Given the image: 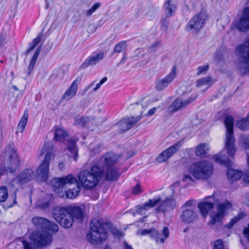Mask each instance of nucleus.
I'll list each match as a JSON object with an SVG mask.
<instances>
[{
    "label": "nucleus",
    "mask_w": 249,
    "mask_h": 249,
    "mask_svg": "<svg viewBox=\"0 0 249 249\" xmlns=\"http://www.w3.org/2000/svg\"><path fill=\"white\" fill-rule=\"evenodd\" d=\"M32 222L37 229L41 230L31 234L30 238L33 241V245L37 248L49 245L52 241V237L48 231L57 232L59 229L58 225L42 217H34L32 219Z\"/></svg>",
    "instance_id": "f257e3e1"
},
{
    "label": "nucleus",
    "mask_w": 249,
    "mask_h": 249,
    "mask_svg": "<svg viewBox=\"0 0 249 249\" xmlns=\"http://www.w3.org/2000/svg\"><path fill=\"white\" fill-rule=\"evenodd\" d=\"M108 230L116 237L122 236V232L111 222L102 218L92 219L89 224L90 231L87 234V240L92 245L102 244L107 237Z\"/></svg>",
    "instance_id": "f03ea898"
},
{
    "label": "nucleus",
    "mask_w": 249,
    "mask_h": 249,
    "mask_svg": "<svg viewBox=\"0 0 249 249\" xmlns=\"http://www.w3.org/2000/svg\"><path fill=\"white\" fill-rule=\"evenodd\" d=\"M104 170L94 164L89 170L81 171L78 176L79 183L85 189H91L98 184L104 176Z\"/></svg>",
    "instance_id": "7ed1b4c3"
},
{
    "label": "nucleus",
    "mask_w": 249,
    "mask_h": 249,
    "mask_svg": "<svg viewBox=\"0 0 249 249\" xmlns=\"http://www.w3.org/2000/svg\"><path fill=\"white\" fill-rule=\"evenodd\" d=\"M213 172V163L206 160L194 162L188 168V172L196 180H207L211 178Z\"/></svg>",
    "instance_id": "20e7f679"
},
{
    "label": "nucleus",
    "mask_w": 249,
    "mask_h": 249,
    "mask_svg": "<svg viewBox=\"0 0 249 249\" xmlns=\"http://www.w3.org/2000/svg\"><path fill=\"white\" fill-rule=\"evenodd\" d=\"M234 123V119L232 115H227L225 116L224 123L226 128L225 148L227 154L232 158H234L236 152L233 132Z\"/></svg>",
    "instance_id": "39448f33"
},
{
    "label": "nucleus",
    "mask_w": 249,
    "mask_h": 249,
    "mask_svg": "<svg viewBox=\"0 0 249 249\" xmlns=\"http://www.w3.org/2000/svg\"><path fill=\"white\" fill-rule=\"evenodd\" d=\"M52 214L53 218L62 227L69 229L72 226L74 221L70 213L68 206L55 207L52 210Z\"/></svg>",
    "instance_id": "423d86ee"
},
{
    "label": "nucleus",
    "mask_w": 249,
    "mask_h": 249,
    "mask_svg": "<svg viewBox=\"0 0 249 249\" xmlns=\"http://www.w3.org/2000/svg\"><path fill=\"white\" fill-rule=\"evenodd\" d=\"M216 162L220 165H224L228 168L227 176L228 179L231 182L239 180L243 176V172L241 170H235L231 167L232 162L229 158L225 155L215 154L212 157Z\"/></svg>",
    "instance_id": "0eeeda50"
},
{
    "label": "nucleus",
    "mask_w": 249,
    "mask_h": 249,
    "mask_svg": "<svg viewBox=\"0 0 249 249\" xmlns=\"http://www.w3.org/2000/svg\"><path fill=\"white\" fill-rule=\"evenodd\" d=\"M236 53L239 55L240 62L246 64L244 66H239V70L241 75L249 74V38L243 44L237 46Z\"/></svg>",
    "instance_id": "6e6552de"
},
{
    "label": "nucleus",
    "mask_w": 249,
    "mask_h": 249,
    "mask_svg": "<svg viewBox=\"0 0 249 249\" xmlns=\"http://www.w3.org/2000/svg\"><path fill=\"white\" fill-rule=\"evenodd\" d=\"M207 18V12L201 10L198 14L194 16L189 20L185 27L186 31H192L194 33H197L205 25Z\"/></svg>",
    "instance_id": "1a4fd4ad"
},
{
    "label": "nucleus",
    "mask_w": 249,
    "mask_h": 249,
    "mask_svg": "<svg viewBox=\"0 0 249 249\" xmlns=\"http://www.w3.org/2000/svg\"><path fill=\"white\" fill-rule=\"evenodd\" d=\"M77 182V179L71 174L62 178H55L51 180V185L53 191L56 194H60L63 191L66 184L72 185Z\"/></svg>",
    "instance_id": "9d476101"
},
{
    "label": "nucleus",
    "mask_w": 249,
    "mask_h": 249,
    "mask_svg": "<svg viewBox=\"0 0 249 249\" xmlns=\"http://www.w3.org/2000/svg\"><path fill=\"white\" fill-rule=\"evenodd\" d=\"M9 165L6 166H0V176L5 175L9 172L14 173L20 165V160L18 154L14 149H12L9 155Z\"/></svg>",
    "instance_id": "9b49d317"
},
{
    "label": "nucleus",
    "mask_w": 249,
    "mask_h": 249,
    "mask_svg": "<svg viewBox=\"0 0 249 249\" xmlns=\"http://www.w3.org/2000/svg\"><path fill=\"white\" fill-rule=\"evenodd\" d=\"M234 25L240 32L246 33L249 31V6L243 9L240 17Z\"/></svg>",
    "instance_id": "f8f14e48"
},
{
    "label": "nucleus",
    "mask_w": 249,
    "mask_h": 249,
    "mask_svg": "<svg viewBox=\"0 0 249 249\" xmlns=\"http://www.w3.org/2000/svg\"><path fill=\"white\" fill-rule=\"evenodd\" d=\"M182 144V141H178L159 155L157 160L160 163L166 161L180 149Z\"/></svg>",
    "instance_id": "ddd939ff"
},
{
    "label": "nucleus",
    "mask_w": 249,
    "mask_h": 249,
    "mask_svg": "<svg viewBox=\"0 0 249 249\" xmlns=\"http://www.w3.org/2000/svg\"><path fill=\"white\" fill-rule=\"evenodd\" d=\"M51 154L46 153L43 162L37 169V172L40 179L43 182H46L48 179L49 173V165L51 160Z\"/></svg>",
    "instance_id": "4468645a"
},
{
    "label": "nucleus",
    "mask_w": 249,
    "mask_h": 249,
    "mask_svg": "<svg viewBox=\"0 0 249 249\" xmlns=\"http://www.w3.org/2000/svg\"><path fill=\"white\" fill-rule=\"evenodd\" d=\"M105 56V53L103 51L94 52L88 57L80 66V69H85L88 67L93 66L98 64Z\"/></svg>",
    "instance_id": "2eb2a0df"
},
{
    "label": "nucleus",
    "mask_w": 249,
    "mask_h": 249,
    "mask_svg": "<svg viewBox=\"0 0 249 249\" xmlns=\"http://www.w3.org/2000/svg\"><path fill=\"white\" fill-rule=\"evenodd\" d=\"M176 67L174 66L171 72L165 77L157 82L155 88L157 90H162L172 82L176 74Z\"/></svg>",
    "instance_id": "dca6fc26"
},
{
    "label": "nucleus",
    "mask_w": 249,
    "mask_h": 249,
    "mask_svg": "<svg viewBox=\"0 0 249 249\" xmlns=\"http://www.w3.org/2000/svg\"><path fill=\"white\" fill-rule=\"evenodd\" d=\"M210 199L209 201H204L198 203V208L200 210L201 214L205 216L208 214V212L213 209L214 198L213 196H207L205 199Z\"/></svg>",
    "instance_id": "f3484780"
},
{
    "label": "nucleus",
    "mask_w": 249,
    "mask_h": 249,
    "mask_svg": "<svg viewBox=\"0 0 249 249\" xmlns=\"http://www.w3.org/2000/svg\"><path fill=\"white\" fill-rule=\"evenodd\" d=\"M117 160L118 159L115 154L111 152H107L100 159V162L102 165L101 169L114 167Z\"/></svg>",
    "instance_id": "a211bd4d"
},
{
    "label": "nucleus",
    "mask_w": 249,
    "mask_h": 249,
    "mask_svg": "<svg viewBox=\"0 0 249 249\" xmlns=\"http://www.w3.org/2000/svg\"><path fill=\"white\" fill-rule=\"evenodd\" d=\"M104 170L105 179L109 181H116L118 180L121 175L119 169L115 166L109 167Z\"/></svg>",
    "instance_id": "6ab92c4d"
},
{
    "label": "nucleus",
    "mask_w": 249,
    "mask_h": 249,
    "mask_svg": "<svg viewBox=\"0 0 249 249\" xmlns=\"http://www.w3.org/2000/svg\"><path fill=\"white\" fill-rule=\"evenodd\" d=\"M180 217L182 221L187 224L194 222L198 217L196 213L191 209H186L183 210Z\"/></svg>",
    "instance_id": "aec40b11"
},
{
    "label": "nucleus",
    "mask_w": 249,
    "mask_h": 249,
    "mask_svg": "<svg viewBox=\"0 0 249 249\" xmlns=\"http://www.w3.org/2000/svg\"><path fill=\"white\" fill-rule=\"evenodd\" d=\"M194 100L195 99L190 97L187 100L182 101L181 99L178 98L168 107V110L169 112H176L181 109L182 107L187 106Z\"/></svg>",
    "instance_id": "412c9836"
},
{
    "label": "nucleus",
    "mask_w": 249,
    "mask_h": 249,
    "mask_svg": "<svg viewBox=\"0 0 249 249\" xmlns=\"http://www.w3.org/2000/svg\"><path fill=\"white\" fill-rule=\"evenodd\" d=\"M34 176V172L32 169H25L17 176L18 182L20 185L26 184L31 180Z\"/></svg>",
    "instance_id": "4be33fe9"
},
{
    "label": "nucleus",
    "mask_w": 249,
    "mask_h": 249,
    "mask_svg": "<svg viewBox=\"0 0 249 249\" xmlns=\"http://www.w3.org/2000/svg\"><path fill=\"white\" fill-rule=\"evenodd\" d=\"M70 213L74 220V218L80 222H82L84 219V210L79 206L68 205Z\"/></svg>",
    "instance_id": "5701e85b"
},
{
    "label": "nucleus",
    "mask_w": 249,
    "mask_h": 249,
    "mask_svg": "<svg viewBox=\"0 0 249 249\" xmlns=\"http://www.w3.org/2000/svg\"><path fill=\"white\" fill-rule=\"evenodd\" d=\"M77 141L78 139L71 138L68 140V143L67 144V149L70 151L71 156H73L74 160H76L78 157V148L76 145Z\"/></svg>",
    "instance_id": "b1692460"
},
{
    "label": "nucleus",
    "mask_w": 249,
    "mask_h": 249,
    "mask_svg": "<svg viewBox=\"0 0 249 249\" xmlns=\"http://www.w3.org/2000/svg\"><path fill=\"white\" fill-rule=\"evenodd\" d=\"M235 126L242 131L249 129V112L245 118L239 117L235 122Z\"/></svg>",
    "instance_id": "393cba45"
},
{
    "label": "nucleus",
    "mask_w": 249,
    "mask_h": 249,
    "mask_svg": "<svg viewBox=\"0 0 249 249\" xmlns=\"http://www.w3.org/2000/svg\"><path fill=\"white\" fill-rule=\"evenodd\" d=\"M42 48V44H41L39 45V46L37 48L36 50L35 53L31 58L30 60V62L28 67V69L27 71V75L29 76L32 72L33 71L35 66L36 63L37 59L38 58V55L40 54L41 50Z\"/></svg>",
    "instance_id": "a878e982"
},
{
    "label": "nucleus",
    "mask_w": 249,
    "mask_h": 249,
    "mask_svg": "<svg viewBox=\"0 0 249 249\" xmlns=\"http://www.w3.org/2000/svg\"><path fill=\"white\" fill-rule=\"evenodd\" d=\"M75 184L73 188L68 189L65 192L66 197L67 198L73 199L77 196L80 190L81 185L77 180V182L73 183Z\"/></svg>",
    "instance_id": "bb28decb"
},
{
    "label": "nucleus",
    "mask_w": 249,
    "mask_h": 249,
    "mask_svg": "<svg viewBox=\"0 0 249 249\" xmlns=\"http://www.w3.org/2000/svg\"><path fill=\"white\" fill-rule=\"evenodd\" d=\"M76 81V80H75L72 83L71 86L68 88V89L63 95L62 99H67V100H69L76 94L78 88V85Z\"/></svg>",
    "instance_id": "cd10ccee"
},
{
    "label": "nucleus",
    "mask_w": 249,
    "mask_h": 249,
    "mask_svg": "<svg viewBox=\"0 0 249 249\" xmlns=\"http://www.w3.org/2000/svg\"><path fill=\"white\" fill-rule=\"evenodd\" d=\"M172 0H166L163 5L164 13L166 18L171 17L175 13L176 5L172 2Z\"/></svg>",
    "instance_id": "c85d7f7f"
},
{
    "label": "nucleus",
    "mask_w": 249,
    "mask_h": 249,
    "mask_svg": "<svg viewBox=\"0 0 249 249\" xmlns=\"http://www.w3.org/2000/svg\"><path fill=\"white\" fill-rule=\"evenodd\" d=\"M232 207V204L228 200L223 203H220L217 206V212L218 214L222 215L223 216L226 214L227 211L231 209Z\"/></svg>",
    "instance_id": "c756f323"
},
{
    "label": "nucleus",
    "mask_w": 249,
    "mask_h": 249,
    "mask_svg": "<svg viewBox=\"0 0 249 249\" xmlns=\"http://www.w3.org/2000/svg\"><path fill=\"white\" fill-rule=\"evenodd\" d=\"M210 147L206 143L200 144L196 149V154L197 156L204 157L209 153Z\"/></svg>",
    "instance_id": "7c9ffc66"
},
{
    "label": "nucleus",
    "mask_w": 249,
    "mask_h": 249,
    "mask_svg": "<svg viewBox=\"0 0 249 249\" xmlns=\"http://www.w3.org/2000/svg\"><path fill=\"white\" fill-rule=\"evenodd\" d=\"M42 33L37 35V37L34 38L31 42L28 44V48L24 52V54L27 56L41 41L42 36Z\"/></svg>",
    "instance_id": "2f4dec72"
},
{
    "label": "nucleus",
    "mask_w": 249,
    "mask_h": 249,
    "mask_svg": "<svg viewBox=\"0 0 249 249\" xmlns=\"http://www.w3.org/2000/svg\"><path fill=\"white\" fill-rule=\"evenodd\" d=\"M55 130L54 132V139L56 141H60L68 135V132L62 128L55 126Z\"/></svg>",
    "instance_id": "473e14b6"
},
{
    "label": "nucleus",
    "mask_w": 249,
    "mask_h": 249,
    "mask_svg": "<svg viewBox=\"0 0 249 249\" xmlns=\"http://www.w3.org/2000/svg\"><path fill=\"white\" fill-rule=\"evenodd\" d=\"M142 118V116L140 115H138L137 116H131V117H128L126 118H124L125 121H126V123L128 126V128L130 129L132 128Z\"/></svg>",
    "instance_id": "72a5a7b5"
},
{
    "label": "nucleus",
    "mask_w": 249,
    "mask_h": 249,
    "mask_svg": "<svg viewBox=\"0 0 249 249\" xmlns=\"http://www.w3.org/2000/svg\"><path fill=\"white\" fill-rule=\"evenodd\" d=\"M29 114L28 112V110L26 109L23 113L22 117L21 118V120L18 124V126L19 127L21 131H23L25 128V126L27 124L28 120Z\"/></svg>",
    "instance_id": "f704fd0d"
},
{
    "label": "nucleus",
    "mask_w": 249,
    "mask_h": 249,
    "mask_svg": "<svg viewBox=\"0 0 249 249\" xmlns=\"http://www.w3.org/2000/svg\"><path fill=\"white\" fill-rule=\"evenodd\" d=\"M161 197L160 196L155 197L153 199H150L144 203V206H146L148 210L150 208H153L158 205L161 201Z\"/></svg>",
    "instance_id": "c9c22d12"
},
{
    "label": "nucleus",
    "mask_w": 249,
    "mask_h": 249,
    "mask_svg": "<svg viewBox=\"0 0 249 249\" xmlns=\"http://www.w3.org/2000/svg\"><path fill=\"white\" fill-rule=\"evenodd\" d=\"M126 47L127 44L126 41H122L119 42L115 46L111 55H113L114 53H121L123 50H124Z\"/></svg>",
    "instance_id": "e433bc0d"
},
{
    "label": "nucleus",
    "mask_w": 249,
    "mask_h": 249,
    "mask_svg": "<svg viewBox=\"0 0 249 249\" xmlns=\"http://www.w3.org/2000/svg\"><path fill=\"white\" fill-rule=\"evenodd\" d=\"M8 193L7 188L3 186L0 187V202H4L8 198Z\"/></svg>",
    "instance_id": "4c0bfd02"
},
{
    "label": "nucleus",
    "mask_w": 249,
    "mask_h": 249,
    "mask_svg": "<svg viewBox=\"0 0 249 249\" xmlns=\"http://www.w3.org/2000/svg\"><path fill=\"white\" fill-rule=\"evenodd\" d=\"M88 123V118L85 117L84 116H81L76 120L75 122V124L76 125L80 126L82 127H84Z\"/></svg>",
    "instance_id": "58836bf2"
},
{
    "label": "nucleus",
    "mask_w": 249,
    "mask_h": 249,
    "mask_svg": "<svg viewBox=\"0 0 249 249\" xmlns=\"http://www.w3.org/2000/svg\"><path fill=\"white\" fill-rule=\"evenodd\" d=\"M212 81V78L210 76H207L200 79L196 82V86L200 87L202 85H206Z\"/></svg>",
    "instance_id": "ea45409f"
},
{
    "label": "nucleus",
    "mask_w": 249,
    "mask_h": 249,
    "mask_svg": "<svg viewBox=\"0 0 249 249\" xmlns=\"http://www.w3.org/2000/svg\"><path fill=\"white\" fill-rule=\"evenodd\" d=\"M163 201L166 202V207L167 209H173L176 207V202L173 198H166Z\"/></svg>",
    "instance_id": "a19ab883"
},
{
    "label": "nucleus",
    "mask_w": 249,
    "mask_h": 249,
    "mask_svg": "<svg viewBox=\"0 0 249 249\" xmlns=\"http://www.w3.org/2000/svg\"><path fill=\"white\" fill-rule=\"evenodd\" d=\"M160 233L158 231L154 228H151V232L149 236L151 239L155 240L156 242H158L160 239Z\"/></svg>",
    "instance_id": "79ce46f5"
},
{
    "label": "nucleus",
    "mask_w": 249,
    "mask_h": 249,
    "mask_svg": "<svg viewBox=\"0 0 249 249\" xmlns=\"http://www.w3.org/2000/svg\"><path fill=\"white\" fill-rule=\"evenodd\" d=\"M117 124L119 125V131L121 132H124L129 130L124 119L121 120Z\"/></svg>",
    "instance_id": "37998d69"
},
{
    "label": "nucleus",
    "mask_w": 249,
    "mask_h": 249,
    "mask_svg": "<svg viewBox=\"0 0 249 249\" xmlns=\"http://www.w3.org/2000/svg\"><path fill=\"white\" fill-rule=\"evenodd\" d=\"M242 146L245 150L249 149V135L242 136Z\"/></svg>",
    "instance_id": "c03bdc74"
},
{
    "label": "nucleus",
    "mask_w": 249,
    "mask_h": 249,
    "mask_svg": "<svg viewBox=\"0 0 249 249\" xmlns=\"http://www.w3.org/2000/svg\"><path fill=\"white\" fill-rule=\"evenodd\" d=\"M224 217L222 215L218 214V213L217 212L212 216L210 224L211 225H214L217 222H220Z\"/></svg>",
    "instance_id": "a18cd8bd"
},
{
    "label": "nucleus",
    "mask_w": 249,
    "mask_h": 249,
    "mask_svg": "<svg viewBox=\"0 0 249 249\" xmlns=\"http://www.w3.org/2000/svg\"><path fill=\"white\" fill-rule=\"evenodd\" d=\"M100 6L101 3L100 2L95 3L87 11V16H89L91 15Z\"/></svg>",
    "instance_id": "49530a36"
},
{
    "label": "nucleus",
    "mask_w": 249,
    "mask_h": 249,
    "mask_svg": "<svg viewBox=\"0 0 249 249\" xmlns=\"http://www.w3.org/2000/svg\"><path fill=\"white\" fill-rule=\"evenodd\" d=\"M242 181L244 182L243 185L245 186L249 185V168L243 174V178Z\"/></svg>",
    "instance_id": "de8ad7c7"
},
{
    "label": "nucleus",
    "mask_w": 249,
    "mask_h": 249,
    "mask_svg": "<svg viewBox=\"0 0 249 249\" xmlns=\"http://www.w3.org/2000/svg\"><path fill=\"white\" fill-rule=\"evenodd\" d=\"M136 211L137 213L142 214L144 212L148 210L147 207L144 206V203L142 205H137L136 207Z\"/></svg>",
    "instance_id": "09e8293b"
},
{
    "label": "nucleus",
    "mask_w": 249,
    "mask_h": 249,
    "mask_svg": "<svg viewBox=\"0 0 249 249\" xmlns=\"http://www.w3.org/2000/svg\"><path fill=\"white\" fill-rule=\"evenodd\" d=\"M162 234L164 236V238L162 237L160 239V242L163 243L165 241V239H166L169 237V231L167 227H164L162 231Z\"/></svg>",
    "instance_id": "8fccbe9b"
},
{
    "label": "nucleus",
    "mask_w": 249,
    "mask_h": 249,
    "mask_svg": "<svg viewBox=\"0 0 249 249\" xmlns=\"http://www.w3.org/2000/svg\"><path fill=\"white\" fill-rule=\"evenodd\" d=\"M166 18V17L160 19L161 28L165 31L167 30L169 26V21Z\"/></svg>",
    "instance_id": "3c124183"
},
{
    "label": "nucleus",
    "mask_w": 249,
    "mask_h": 249,
    "mask_svg": "<svg viewBox=\"0 0 249 249\" xmlns=\"http://www.w3.org/2000/svg\"><path fill=\"white\" fill-rule=\"evenodd\" d=\"M37 206L42 210H46L49 208L50 202L49 201H42L38 202Z\"/></svg>",
    "instance_id": "603ef678"
},
{
    "label": "nucleus",
    "mask_w": 249,
    "mask_h": 249,
    "mask_svg": "<svg viewBox=\"0 0 249 249\" xmlns=\"http://www.w3.org/2000/svg\"><path fill=\"white\" fill-rule=\"evenodd\" d=\"M132 192L133 194L135 195H139L142 193V191L141 188V184L140 183H137L136 185H135L132 188Z\"/></svg>",
    "instance_id": "864d4df0"
},
{
    "label": "nucleus",
    "mask_w": 249,
    "mask_h": 249,
    "mask_svg": "<svg viewBox=\"0 0 249 249\" xmlns=\"http://www.w3.org/2000/svg\"><path fill=\"white\" fill-rule=\"evenodd\" d=\"M7 34L2 32L0 34V47H3L6 43Z\"/></svg>",
    "instance_id": "5fc2aeb1"
},
{
    "label": "nucleus",
    "mask_w": 249,
    "mask_h": 249,
    "mask_svg": "<svg viewBox=\"0 0 249 249\" xmlns=\"http://www.w3.org/2000/svg\"><path fill=\"white\" fill-rule=\"evenodd\" d=\"M167 210L166 207V202L162 201L160 205L156 208V212L158 213H163Z\"/></svg>",
    "instance_id": "6e6d98bb"
},
{
    "label": "nucleus",
    "mask_w": 249,
    "mask_h": 249,
    "mask_svg": "<svg viewBox=\"0 0 249 249\" xmlns=\"http://www.w3.org/2000/svg\"><path fill=\"white\" fill-rule=\"evenodd\" d=\"M22 243L24 249H36L35 248V246L26 240H23Z\"/></svg>",
    "instance_id": "4d7b16f0"
},
{
    "label": "nucleus",
    "mask_w": 249,
    "mask_h": 249,
    "mask_svg": "<svg viewBox=\"0 0 249 249\" xmlns=\"http://www.w3.org/2000/svg\"><path fill=\"white\" fill-rule=\"evenodd\" d=\"M160 41H157L153 44H152L148 48L149 53H152L156 51L158 49L159 46H160Z\"/></svg>",
    "instance_id": "13d9d810"
},
{
    "label": "nucleus",
    "mask_w": 249,
    "mask_h": 249,
    "mask_svg": "<svg viewBox=\"0 0 249 249\" xmlns=\"http://www.w3.org/2000/svg\"><path fill=\"white\" fill-rule=\"evenodd\" d=\"M209 68V66L208 65L198 67L197 69L198 71L196 73L197 75H199L202 73L206 72L208 70Z\"/></svg>",
    "instance_id": "bf43d9fd"
},
{
    "label": "nucleus",
    "mask_w": 249,
    "mask_h": 249,
    "mask_svg": "<svg viewBox=\"0 0 249 249\" xmlns=\"http://www.w3.org/2000/svg\"><path fill=\"white\" fill-rule=\"evenodd\" d=\"M213 249H225L222 240H217L214 245Z\"/></svg>",
    "instance_id": "052dcab7"
},
{
    "label": "nucleus",
    "mask_w": 249,
    "mask_h": 249,
    "mask_svg": "<svg viewBox=\"0 0 249 249\" xmlns=\"http://www.w3.org/2000/svg\"><path fill=\"white\" fill-rule=\"evenodd\" d=\"M237 223V220L234 218H232L231 219L230 222L225 225V227L228 229L231 228L234 225H235Z\"/></svg>",
    "instance_id": "680f3d73"
},
{
    "label": "nucleus",
    "mask_w": 249,
    "mask_h": 249,
    "mask_svg": "<svg viewBox=\"0 0 249 249\" xmlns=\"http://www.w3.org/2000/svg\"><path fill=\"white\" fill-rule=\"evenodd\" d=\"M179 183L178 181H177V182L172 184L171 185H170L169 188H170V190L172 191V194H174V193L175 192V187H176V186L179 187Z\"/></svg>",
    "instance_id": "e2e57ef3"
},
{
    "label": "nucleus",
    "mask_w": 249,
    "mask_h": 249,
    "mask_svg": "<svg viewBox=\"0 0 249 249\" xmlns=\"http://www.w3.org/2000/svg\"><path fill=\"white\" fill-rule=\"evenodd\" d=\"M157 108L156 107H153L150 109L145 114L146 116L149 117L154 114L157 110Z\"/></svg>",
    "instance_id": "0e129e2a"
},
{
    "label": "nucleus",
    "mask_w": 249,
    "mask_h": 249,
    "mask_svg": "<svg viewBox=\"0 0 249 249\" xmlns=\"http://www.w3.org/2000/svg\"><path fill=\"white\" fill-rule=\"evenodd\" d=\"M246 216V214L244 212L239 213L237 216H235L234 218L237 220V222L240 220L242 219L243 217Z\"/></svg>",
    "instance_id": "69168bd1"
},
{
    "label": "nucleus",
    "mask_w": 249,
    "mask_h": 249,
    "mask_svg": "<svg viewBox=\"0 0 249 249\" xmlns=\"http://www.w3.org/2000/svg\"><path fill=\"white\" fill-rule=\"evenodd\" d=\"M52 46H53L52 43H48L47 44L46 46H45V48L43 53H47L49 52H50L51 51V50L52 49Z\"/></svg>",
    "instance_id": "338daca9"
},
{
    "label": "nucleus",
    "mask_w": 249,
    "mask_h": 249,
    "mask_svg": "<svg viewBox=\"0 0 249 249\" xmlns=\"http://www.w3.org/2000/svg\"><path fill=\"white\" fill-rule=\"evenodd\" d=\"M243 233L249 242V226L248 228H245L243 230Z\"/></svg>",
    "instance_id": "774afa93"
}]
</instances>
